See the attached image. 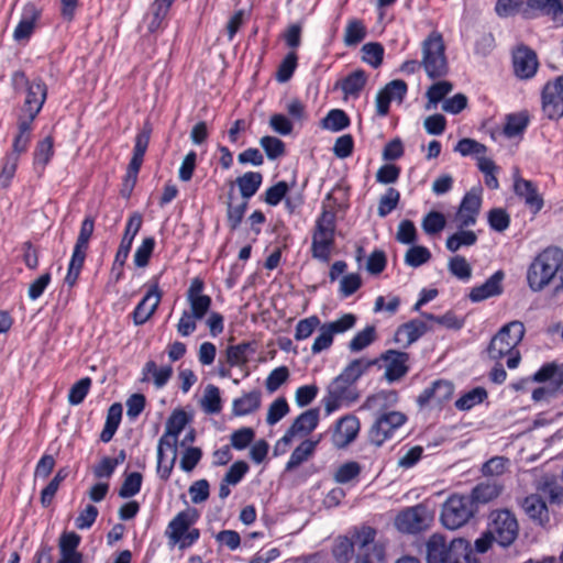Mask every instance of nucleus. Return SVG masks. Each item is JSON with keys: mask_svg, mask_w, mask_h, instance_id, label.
Returning <instances> with one entry per match:
<instances>
[{"mask_svg": "<svg viewBox=\"0 0 563 563\" xmlns=\"http://www.w3.org/2000/svg\"><path fill=\"white\" fill-rule=\"evenodd\" d=\"M377 530L363 525L351 531V536H339L332 545V555L338 563H347L355 554V563H385V547L376 542Z\"/></svg>", "mask_w": 563, "mask_h": 563, "instance_id": "f257e3e1", "label": "nucleus"}, {"mask_svg": "<svg viewBox=\"0 0 563 563\" xmlns=\"http://www.w3.org/2000/svg\"><path fill=\"white\" fill-rule=\"evenodd\" d=\"M525 333L526 329L521 321L515 320L503 325L488 344L487 353L489 358L499 361L507 357L508 368H517L521 361L518 345L522 341Z\"/></svg>", "mask_w": 563, "mask_h": 563, "instance_id": "f03ea898", "label": "nucleus"}, {"mask_svg": "<svg viewBox=\"0 0 563 563\" xmlns=\"http://www.w3.org/2000/svg\"><path fill=\"white\" fill-rule=\"evenodd\" d=\"M206 288L205 280L200 277L191 279L186 292V299L189 310H184L176 325L180 336H189L197 329V321L202 320L212 306V299L203 294Z\"/></svg>", "mask_w": 563, "mask_h": 563, "instance_id": "7ed1b4c3", "label": "nucleus"}, {"mask_svg": "<svg viewBox=\"0 0 563 563\" xmlns=\"http://www.w3.org/2000/svg\"><path fill=\"white\" fill-rule=\"evenodd\" d=\"M563 263V251L551 246L539 253L528 267L527 282L531 290L540 291L555 277Z\"/></svg>", "mask_w": 563, "mask_h": 563, "instance_id": "20e7f679", "label": "nucleus"}, {"mask_svg": "<svg viewBox=\"0 0 563 563\" xmlns=\"http://www.w3.org/2000/svg\"><path fill=\"white\" fill-rule=\"evenodd\" d=\"M422 57L420 64L429 79L435 80L449 74L445 44L441 32L433 30L421 42Z\"/></svg>", "mask_w": 563, "mask_h": 563, "instance_id": "39448f33", "label": "nucleus"}, {"mask_svg": "<svg viewBox=\"0 0 563 563\" xmlns=\"http://www.w3.org/2000/svg\"><path fill=\"white\" fill-rule=\"evenodd\" d=\"M199 519V512L196 508H187L178 512L168 523L166 536L169 543L178 544L180 549H186L195 544L200 538V530L191 528Z\"/></svg>", "mask_w": 563, "mask_h": 563, "instance_id": "423d86ee", "label": "nucleus"}, {"mask_svg": "<svg viewBox=\"0 0 563 563\" xmlns=\"http://www.w3.org/2000/svg\"><path fill=\"white\" fill-rule=\"evenodd\" d=\"M12 81L14 85H26V96L22 108V113L19 114L18 118L34 122L47 99L46 84L42 78H36L30 81L25 73L22 70H16L13 73Z\"/></svg>", "mask_w": 563, "mask_h": 563, "instance_id": "0eeeda50", "label": "nucleus"}, {"mask_svg": "<svg viewBox=\"0 0 563 563\" xmlns=\"http://www.w3.org/2000/svg\"><path fill=\"white\" fill-rule=\"evenodd\" d=\"M476 511L472 497L454 494L442 505L440 520L446 529L456 530L466 525Z\"/></svg>", "mask_w": 563, "mask_h": 563, "instance_id": "6e6552de", "label": "nucleus"}, {"mask_svg": "<svg viewBox=\"0 0 563 563\" xmlns=\"http://www.w3.org/2000/svg\"><path fill=\"white\" fill-rule=\"evenodd\" d=\"M407 421L408 417L401 411L390 410L378 413L368 430V442L376 448H380L391 440Z\"/></svg>", "mask_w": 563, "mask_h": 563, "instance_id": "1a4fd4ad", "label": "nucleus"}, {"mask_svg": "<svg viewBox=\"0 0 563 563\" xmlns=\"http://www.w3.org/2000/svg\"><path fill=\"white\" fill-rule=\"evenodd\" d=\"M152 129L145 125L140 132L136 133L134 139V146L132 157L128 164L126 173L123 179V196L129 197L136 185L139 173L141 170L145 153L148 148Z\"/></svg>", "mask_w": 563, "mask_h": 563, "instance_id": "9d476101", "label": "nucleus"}, {"mask_svg": "<svg viewBox=\"0 0 563 563\" xmlns=\"http://www.w3.org/2000/svg\"><path fill=\"white\" fill-rule=\"evenodd\" d=\"M142 223L143 218L139 212H133L126 221L123 236L111 267V274L114 276L115 282H119L123 277V267L131 252L134 238L142 228Z\"/></svg>", "mask_w": 563, "mask_h": 563, "instance_id": "9b49d317", "label": "nucleus"}, {"mask_svg": "<svg viewBox=\"0 0 563 563\" xmlns=\"http://www.w3.org/2000/svg\"><path fill=\"white\" fill-rule=\"evenodd\" d=\"M161 276H153L146 284V291L139 303L135 306L130 317L134 325L145 324L156 312L163 298V291L159 288Z\"/></svg>", "mask_w": 563, "mask_h": 563, "instance_id": "f8f14e48", "label": "nucleus"}, {"mask_svg": "<svg viewBox=\"0 0 563 563\" xmlns=\"http://www.w3.org/2000/svg\"><path fill=\"white\" fill-rule=\"evenodd\" d=\"M433 520V516L427 506L418 504L401 510L396 519V528L404 533L417 534L427 530Z\"/></svg>", "mask_w": 563, "mask_h": 563, "instance_id": "ddd939ff", "label": "nucleus"}, {"mask_svg": "<svg viewBox=\"0 0 563 563\" xmlns=\"http://www.w3.org/2000/svg\"><path fill=\"white\" fill-rule=\"evenodd\" d=\"M541 109L551 121L563 118V74L544 84L541 90Z\"/></svg>", "mask_w": 563, "mask_h": 563, "instance_id": "4468645a", "label": "nucleus"}, {"mask_svg": "<svg viewBox=\"0 0 563 563\" xmlns=\"http://www.w3.org/2000/svg\"><path fill=\"white\" fill-rule=\"evenodd\" d=\"M488 529L498 544L508 547L517 539L519 526L515 515L503 509L493 512Z\"/></svg>", "mask_w": 563, "mask_h": 563, "instance_id": "2eb2a0df", "label": "nucleus"}, {"mask_svg": "<svg viewBox=\"0 0 563 563\" xmlns=\"http://www.w3.org/2000/svg\"><path fill=\"white\" fill-rule=\"evenodd\" d=\"M482 202L483 187L478 184L466 191L460 202L455 213V221L457 222L459 229L470 228L476 224Z\"/></svg>", "mask_w": 563, "mask_h": 563, "instance_id": "dca6fc26", "label": "nucleus"}, {"mask_svg": "<svg viewBox=\"0 0 563 563\" xmlns=\"http://www.w3.org/2000/svg\"><path fill=\"white\" fill-rule=\"evenodd\" d=\"M357 394L355 387L340 375H338L328 386L327 395L323 398L324 409L328 415L338 410L343 404L355 401Z\"/></svg>", "mask_w": 563, "mask_h": 563, "instance_id": "f3484780", "label": "nucleus"}, {"mask_svg": "<svg viewBox=\"0 0 563 563\" xmlns=\"http://www.w3.org/2000/svg\"><path fill=\"white\" fill-rule=\"evenodd\" d=\"M178 438L164 434L159 438L157 444V467L158 477L166 482L169 479L177 460Z\"/></svg>", "mask_w": 563, "mask_h": 563, "instance_id": "a211bd4d", "label": "nucleus"}, {"mask_svg": "<svg viewBox=\"0 0 563 563\" xmlns=\"http://www.w3.org/2000/svg\"><path fill=\"white\" fill-rule=\"evenodd\" d=\"M378 363H385L384 377L388 383L401 379L409 372L410 355L407 352L389 349L383 352L378 357Z\"/></svg>", "mask_w": 563, "mask_h": 563, "instance_id": "6ab92c4d", "label": "nucleus"}, {"mask_svg": "<svg viewBox=\"0 0 563 563\" xmlns=\"http://www.w3.org/2000/svg\"><path fill=\"white\" fill-rule=\"evenodd\" d=\"M539 60L536 52L527 45H519L512 52L514 74L519 79H531L537 74Z\"/></svg>", "mask_w": 563, "mask_h": 563, "instance_id": "aec40b11", "label": "nucleus"}, {"mask_svg": "<svg viewBox=\"0 0 563 563\" xmlns=\"http://www.w3.org/2000/svg\"><path fill=\"white\" fill-rule=\"evenodd\" d=\"M454 384L448 379H437L431 386L424 388L417 398V404L424 407L433 402L442 407L450 401L454 395Z\"/></svg>", "mask_w": 563, "mask_h": 563, "instance_id": "412c9836", "label": "nucleus"}, {"mask_svg": "<svg viewBox=\"0 0 563 563\" xmlns=\"http://www.w3.org/2000/svg\"><path fill=\"white\" fill-rule=\"evenodd\" d=\"M320 411L319 408H311L300 413L286 430L285 434L280 438L279 442L289 444L292 442L297 434L311 433L319 423Z\"/></svg>", "mask_w": 563, "mask_h": 563, "instance_id": "4be33fe9", "label": "nucleus"}, {"mask_svg": "<svg viewBox=\"0 0 563 563\" xmlns=\"http://www.w3.org/2000/svg\"><path fill=\"white\" fill-rule=\"evenodd\" d=\"M453 540L449 543L444 536L433 533L426 542L427 563H452Z\"/></svg>", "mask_w": 563, "mask_h": 563, "instance_id": "5701e85b", "label": "nucleus"}, {"mask_svg": "<svg viewBox=\"0 0 563 563\" xmlns=\"http://www.w3.org/2000/svg\"><path fill=\"white\" fill-rule=\"evenodd\" d=\"M41 16L42 10L35 3H25L22 9L21 19L13 31V38L16 42L29 41Z\"/></svg>", "mask_w": 563, "mask_h": 563, "instance_id": "b1692460", "label": "nucleus"}, {"mask_svg": "<svg viewBox=\"0 0 563 563\" xmlns=\"http://www.w3.org/2000/svg\"><path fill=\"white\" fill-rule=\"evenodd\" d=\"M515 194L523 200L529 211L536 216L544 206L543 197L539 194L537 185L528 179L518 177L514 181Z\"/></svg>", "mask_w": 563, "mask_h": 563, "instance_id": "393cba45", "label": "nucleus"}, {"mask_svg": "<svg viewBox=\"0 0 563 563\" xmlns=\"http://www.w3.org/2000/svg\"><path fill=\"white\" fill-rule=\"evenodd\" d=\"M361 429V423L357 417L346 415L336 421L335 429L332 435L333 443L338 448H345L352 443Z\"/></svg>", "mask_w": 563, "mask_h": 563, "instance_id": "a878e982", "label": "nucleus"}, {"mask_svg": "<svg viewBox=\"0 0 563 563\" xmlns=\"http://www.w3.org/2000/svg\"><path fill=\"white\" fill-rule=\"evenodd\" d=\"M34 131V122L25 119H16V131L12 140L11 151L8 153L20 159V156L29 151Z\"/></svg>", "mask_w": 563, "mask_h": 563, "instance_id": "bb28decb", "label": "nucleus"}, {"mask_svg": "<svg viewBox=\"0 0 563 563\" xmlns=\"http://www.w3.org/2000/svg\"><path fill=\"white\" fill-rule=\"evenodd\" d=\"M429 330L427 323L420 319H412L400 324L394 335V341L402 347H408L419 340Z\"/></svg>", "mask_w": 563, "mask_h": 563, "instance_id": "cd10ccee", "label": "nucleus"}, {"mask_svg": "<svg viewBox=\"0 0 563 563\" xmlns=\"http://www.w3.org/2000/svg\"><path fill=\"white\" fill-rule=\"evenodd\" d=\"M521 507L525 514L537 525L544 527L549 523V509L545 500L540 495L531 494L525 497Z\"/></svg>", "mask_w": 563, "mask_h": 563, "instance_id": "c85d7f7f", "label": "nucleus"}, {"mask_svg": "<svg viewBox=\"0 0 563 563\" xmlns=\"http://www.w3.org/2000/svg\"><path fill=\"white\" fill-rule=\"evenodd\" d=\"M503 279L504 273L501 271H497L484 284L472 288L468 295L470 300L473 302H479L500 295L503 292Z\"/></svg>", "mask_w": 563, "mask_h": 563, "instance_id": "c756f323", "label": "nucleus"}, {"mask_svg": "<svg viewBox=\"0 0 563 563\" xmlns=\"http://www.w3.org/2000/svg\"><path fill=\"white\" fill-rule=\"evenodd\" d=\"M335 245V233L319 232L312 233L311 255L313 258L328 263Z\"/></svg>", "mask_w": 563, "mask_h": 563, "instance_id": "7c9ffc66", "label": "nucleus"}, {"mask_svg": "<svg viewBox=\"0 0 563 563\" xmlns=\"http://www.w3.org/2000/svg\"><path fill=\"white\" fill-rule=\"evenodd\" d=\"M367 74L364 69H356L345 76L342 80L335 84V88L341 89L344 97H352L357 99L361 96V92L365 88L367 84Z\"/></svg>", "mask_w": 563, "mask_h": 563, "instance_id": "2f4dec72", "label": "nucleus"}, {"mask_svg": "<svg viewBox=\"0 0 563 563\" xmlns=\"http://www.w3.org/2000/svg\"><path fill=\"white\" fill-rule=\"evenodd\" d=\"M527 10L533 16H550L554 22L563 24V3L561 0H527Z\"/></svg>", "mask_w": 563, "mask_h": 563, "instance_id": "473e14b6", "label": "nucleus"}, {"mask_svg": "<svg viewBox=\"0 0 563 563\" xmlns=\"http://www.w3.org/2000/svg\"><path fill=\"white\" fill-rule=\"evenodd\" d=\"M231 187L236 185L242 197V200H249L258 191L263 184V175L260 172H246L243 175L231 181Z\"/></svg>", "mask_w": 563, "mask_h": 563, "instance_id": "72a5a7b5", "label": "nucleus"}, {"mask_svg": "<svg viewBox=\"0 0 563 563\" xmlns=\"http://www.w3.org/2000/svg\"><path fill=\"white\" fill-rule=\"evenodd\" d=\"M89 249L74 245L68 263L67 273L64 278L65 285L73 288L77 285L80 273L84 268Z\"/></svg>", "mask_w": 563, "mask_h": 563, "instance_id": "f704fd0d", "label": "nucleus"}, {"mask_svg": "<svg viewBox=\"0 0 563 563\" xmlns=\"http://www.w3.org/2000/svg\"><path fill=\"white\" fill-rule=\"evenodd\" d=\"M262 404V394L258 389L244 393L232 402V413L235 417H244L257 411Z\"/></svg>", "mask_w": 563, "mask_h": 563, "instance_id": "c9c22d12", "label": "nucleus"}, {"mask_svg": "<svg viewBox=\"0 0 563 563\" xmlns=\"http://www.w3.org/2000/svg\"><path fill=\"white\" fill-rule=\"evenodd\" d=\"M54 136L52 134L36 142L33 151V166L43 173L54 157Z\"/></svg>", "mask_w": 563, "mask_h": 563, "instance_id": "e433bc0d", "label": "nucleus"}, {"mask_svg": "<svg viewBox=\"0 0 563 563\" xmlns=\"http://www.w3.org/2000/svg\"><path fill=\"white\" fill-rule=\"evenodd\" d=\"M530 123V115L527 110L509 113L505 118L503 133L508 139L522 136Z\"/></svg>", "mask_w": 563, "mask_h": 563, "instance_id": "4c0bfd02", "label": "nucleus"}, {"mask_svg": "<svg viewBox=\"0 0 563 563\" xmlns=\"http://www.w3.org/2000/svg\"><path fill=\"white\" fill-rule=\"evenodd\" d=\"M378 364V360H367L364 357L355 358L351 361L339 374L342 379L344 378L352 386L357 382L358 378L362 377L365 373H367L373 366Z\"/></svg>", "mask_w": 563, "mask_h": 563, "instance_id": "58836bf2", "label": "nucleus"}, {"mask_svg": "<svg viewBox=\"0 0 563 563\" xmlns=\"http://www.w3.org/2000/svg\"><path fill=\"white\" fill-rule=\"evenodd\" d=\"M122 405L120 402L112 404L107 412L106 422L100 433V441L108 443L115 434L122 419Z\"/></svg>", "mask_w": 563, "mask_h": 563, "instance_id": "ea45409f", "label": "nucleus"}, {"mask_svg": "<svg viewBox=\"0 0 563 563\" xmlns=\"http://www.w3.org/2000/svg\"><path fill=\"white\" fill-rule=\"evenodd\" d=\"M142 380L144 382L150 380V376H152L155 387L159 389L170 379L173 368L170 365L158 368L154 361H147L142 368Z\"/></svg>", "mask_w": 563, "mask_h": 563, "instance_id": "a19ab883", "label": "nucleus"}, {"mask_svg": "<svg viewBox=\"0 0 563 563\" xmlns=\"http://www.w3.org/2000/svg\"><path fill=\"white\" fill-rule=\"evenodd\" d=\"M232 190L229 194L228 201H227V210H225V218H227V227L231 232L236 231L245 216V212L249 208V202L242 200L239 203H233L232 201Z\"/></svg>", "mask_w": 563, "mask_h": 563, "instance_id": "79ce46f5", "label": "nucleus"}, {"mask_svg": "<svg viewBox=\"0 0 563 563\" xmlns=\"http://www.w3.org/2000/svg\"><path fill=\"white\" fill-rule=\"evenodd\" d=\"M452 563H481L471 543L463 538L453 539Z\"/></svg>", "mask_w": 563, "mask_h": 563, "instance_id": "37998d69", "label": "nucleus"}, {"mask_svg": "<svg viewBox=\"0 0 563 563\" xmlns=\"http://www.w3.org/2000/svg\"><path fill=\"white\" fill-rule=\"evenodd\" d=\"M488 397V393L484 387H475L463 394L455 400V408L460 411H468L477 405L484 402Z\"/></svg>", "mask_w": 563, "mask_h": 563, "instance_id": "c03bdc74", "label": "nucleus"}, {"mask_svg": "<svg viewBox=\"0 0 563 563\" xmlns=\"http://www.w3.org/2000/svg\"><path fill=\"white\" fill-rule=\"evenodd\" d=\"M501 486L495 483H479L473 489L468 497L473 498V503L477 506L478 503L485 504L499 496Z\"/></svg>", "mask_w": 563, "mask_h": 563, "instance_id": "a18cd8bd", "label": "nucleus"}, {"mask_svg": "<svg viewBox=\"0 0 563 563\" xmlns=\"http://www.w3.org/2000/svg\"><path fill=\"white\" fill-rule=\"evenodd\" d=\"M317 441L305 440L302 441L290 454L289 460L286 464V470L290 471L298 467L301 463L308 460V457L314 452Z\"/></svg>", "mask_w": 563, "mask_h": 563, "instance_id": "49530a36", "label": "nucleus"}, {"mask_svg": "<svg viewBox=\"0 0 563 563\" xmlns=\"http://www.w3.org/2000/svg\"><path fill=\"white\" fill-rule=\"evenodd\" d=\"M477 242V235L471 230H463L453 233L446 239L445 246L450 252H456L462 246H472Z\"/></svg>", "mask_w": 563, "mask_h": 563, "instance_id": "de8ad7c7", "label": "nucleus"}, {"mask_svg": "<svg viewBox=\"0 0 563 563\" xmlns=\"http://www.w3.org/2000/svg\"><path fill=\"white\" fill-rule=\"evenodd\" d=\"M289 189V185L285 180H279L268 187L260 199L271 207H276L286 198Z\"/></svg>", "mask_w": 563, "mask_h": 563, "instance_id": "09e8293b", "label": "nucleus"}, {"mask_svg": "<svg viewBox=\"0 0 563 563\" xmlns=\"http://www.w3.org/2000/svg\"><path fill=\"white\" fill-rule=\"evenodd\" d=\"M376 338V328L372 324L366 325L351 339L349 342V350L351 352H361L369 346Z\"/></svg>", "mask_w": 563, "mask_h": 563, "instance_id": "8fccbe9b", "label": "nucleus"}, {"mask_svg": "<svg viewBox=\"0 0 563 563\" xmlns=\"http://www.w3.org/2000/svg\"><path fill=\"white\" fill-rule=\"evenodd\" d=\"M323 124L325 129L332 132H339L349 128L351 124V120L344 110L332 109L323 119Z\"/></svg>", "mask_w": 563, "mask_h": 563, "instance_id": "3c124183", "label": "nucleus"}, {"mask_svg": "<svg viewBox=\"0 0 563 563\" xmlns=\"http://www.w3.org/2000/svg\"><path fill=\"white\" fill-rule=\"evenodd\" d=\"M20 159L15 156L5 154L1 159L0 169V188L7 189L10 187L12 179L15 176Z\"/></svg>", "mask_w": 563, "mask_h": 563, "instance_id": "603ef678", "label": "nucleus"}, {"mask_svg": "<svg viewBox=\"0 0 563 563\" xmlns=\"http://www.w3.org/2000/svg\"><path fill=\"white\" fill-rule=\"evenodd\" d=\"M361 472L362 467L358 462L349 461L336 468L333 478L338 484H349L356 479Z\"/></svg>", "mask_w": 563, "mask_h": 563, "instance_id": "864d4df0", "label": "nucleus"}, {"mask_svg": "<svg viewBox=\"0 0 563 563\" xmlns=\"http://www.w3.org/2000/svg\"><path fill=\"white\" fill-rule=\"evenodd\" d=\"M446 225V219L440 211H430L422 219V230L428 235L439 234Z\"/></svg>", "mask_w": 563, "mask_h": 563, "instance_id": "5fc2aeb1", "label": "nucleus"}, {"mask_svg": "<svg viewBox=\"0 0 563 563\" xmlns=\"http://www.w3.org/2000/svg\"><path fill=\"white\" fill-rule=\"evenodd\" d=\"M362 60L369 66L377 68L383 64L384 47L380 43L369 42L362 47Z\"/></svg>", "mask_w": 563, "mask_h": 563, "instance_id": "6e6d98bb", "label": "nucleus"}, {"mask_svg": "<svg viewBox=\"0 0 563 563\" xmlns=\"http://www.w3.org/2000/svg\"><path fill=\"white\" fill-rule=\"evenodd\" d=\"M188 421L189 419L185 410H174L166 421L165 433H167V435L178 438Z\"/></svg>", "mask_w": 563, "mask_h": 563, "instance_id": "4d7b16f0", "label": "nucleus"}, {"mask_svg": "<svg viewBox=\"0 0 563 563\" xmlns=\"http://www.w3.org/2000/svg\"><path fill=\"white\" fill-rule=\"evenodd\" d=\"M366 36V27L361 20L349 21L344 32V44L346 46H355Z\"/></svg>", "mask_w": 563, "mask_h": 563, "instance_id": "13d9d810", "label": "nucleus"}, {"mask_svg": "<svg viewBox=\"0 0 563 563\" xmlns=\"http://www.w3.org/2000/svg\"><path fill=\"white\" fill-rule=\"evenodd\" d=\"M298 66V55L296 52L290 51L286 54L284 59L278 65L276 71V79L279 82L288 81Z\"/></svg>", "mask_w": 563, "mask_h": 563, "instance_id": "bf43d9fd", "label": "nucleus"}, {"mask_svg": "<svg viewBox=\"0 0 563 563\" xmlns=\"http://www.w3.org/2000/svg\"><path fill=\"white\" fill-rule=\"evenodd\" d=\"M321 325V321L318 316L313 314L301 319L297 322L295 328L294 338L296 341L307 340L312 335V333L319 329Z\"/></svg>", "mask_w": 563, "mask_h": 563, "instance_id": "052dcab7", "label": "nucleus"}, {"mask_svg": "<svg viewBox=\"0 0 563 563\" xmlns=\"http://www.w3.org/2000/svg\"><path fill=\"white\" fill-rule=\"evenodd\" d=\"M143 476L139 472L128 474L119 489L121 498H131L137 495L142 488Z\"/></svg>", "mask_w": 563, "mask_h": 563, "instance_id": "680f3d73", "label": "nucleus"}, {"mask_svg": "<svg viewBox=\"0 0 563 563\" xmlns=\"http://www.w3.org/2000/svg\"><path fill=\"white\" fill-rule=\"evenodd\" d=\"M399 200L400 192L397 189L389 187L378 201L377 214L380 218H385L397 208Z\"/></svg>", "mask_w": 563, "mask_h": 563, "instance_id": "e2e57ef3", "label": "nucleus"}, {"mask_svg": "<svg viewBox=\"0 0 563 563\" xmlns=\"http://www.w3.org/2000/svg\"><path fill=\"white\" fill-rule=\"evenodd\" d=\"M357 318L354 313L347 312L342 314L336 320L323 323L329 332L334 336L336 334H343L349 330L353 329L356 324Z\"/></svg>", "mask_w": 563, "mask_h": 563, "instance_id": "0e129e2a", "label": "nucleus"}, {"mask_svg": "<svg viewBox=\"0 0 563 563\" xmlns=\"http://www.w3.org/2000/svg\"><path fill=\"white\" fill-rule=\"evenodd\" d=\"M260 144L271 161L277 159L286 152L285 143L276 136L265 135L261 137Z\"/></svg>", "mask_w": 563, "mask_h": 563, "instance_id": "69168bd1", "label": "nucleus"}, {"mask_svg": "<svg viewBox=\"0 0 563 563\" xmlns=\"http://www.w3.org/2000/svg\"><path fill=\"white\" fill-rule=\"evenodd\" d=\"M250 343L242 342L236 345H229L227 347V362L231 367L242 366L247 363V351L250 350Z\"/></svg>", "mask_w": 563, "mask_h": 563, "instance_id": "338daca9", "label": "nucleus"}, {"mask_svg": "<svg viewBox=\"0 0 563 563\" xmlns=\"http://www.w3.org/2000/svg\"><path fill=\"white\" fill-rule=\"evenodd\" d=\"M489 228L496 232H504L510 225V216L503 208H493L487 213Z\"/></svg>", "mask_w": 563, "mask_h": 563, "instance_id": "774afa93", "label": "nucleus"}]
</instances>
